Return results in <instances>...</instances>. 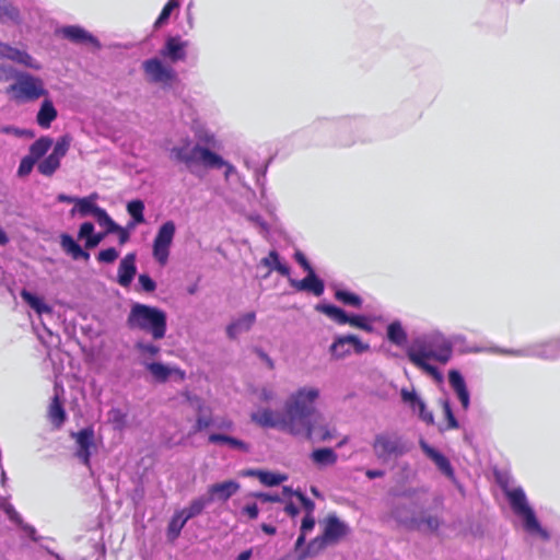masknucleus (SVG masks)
Here are the masks:
<instances>
[{
  "label": "nucleus",
  "instance_id": "nucleus-7",
  "mask_svg": "<svg viewBox=\"0 0 560 560\" xmlns=\"http://www.w3.org/2000/svg\"><path fill=\"white\" fill-rule=\"evenodd\" d=\"M8 93L16 103L34 102L48 95L44 81L26 72H19L13 83L9 86Z\"/></svg>",
  "mask_w": 560,
  "mask_h": 560
},
{
  "label": "nucleus",
  "instance_id": "nucleus-29",
  "mask_svg": "<svg viewBox=\"0 0 560 560\" xmlns=\"http://www.w3.org/2000/svg\"><path fill=\"white\" fill-rule=\"evenodd\" d=\"M49 421L56 427L60 428L66 420V411L56 394L49 405L48 409Z\"/></svg>",
  "mask_w": 560,
  "mask_h": 560
},
{
  "label": "nucleus",
  "instance_id": "nucleus-61",
  "mask_svg": "<svg viewBox=\"0 0 560 560\" xmlns=\"http://www.w3.org/2000/svg\"><path fill=\"white\" fill-rule=\"evenodd\" d=\"M421 447L422 450L424 451V453L434 462L436 463L442 456L443 454H441L440 452H438L436 450H434L433 447H431L430 445H428L425 442L421 441Z\"/></svg>",
  "mask_w": 560,
  "mask_h": 560
},
{
  "label": "nucleus",
  "instance_id": "nucleus-46",
  "mask_svg": "<svg viewBox=\"0 0 560 560\" xmlns=\"http://www.w3.org/2000/svg\"><path fill=\"white\" fill-rule=\"evenodd\" d=\"M136 349L143 360L152 359L160 352V348L151 342L139 341L136 343ZM147 362V361H143Z\"/></svg>",
  "mask_w": 560,
  "mask_h": 560
},
{
  "label": "nucleus",
  "instance_id": "nucleus-6",
  "mask_svg": "<svg viewBox=\"0 0 560 560\" xmlns=\"http://www.w3.org/2000/svg\"><path fill=\"white\" fill-rule=\"evenodd\" d=\"M504 492L513 512L523 520L525 529L532 535H538L544 539H548V533L540 526L535 512L527 502L523 489L520 487L509 488L505 486Z\"/></svg>",
  "mask_w": 560,
  "mask_h": 560
},
{
  "label": "nucleus",
  "instance_id": "nucleus-11",
  "mask_svg": "<svg viewBox=\"0 0 560 560\" xmlns=\"http://www.w3.org/2000/svg\"><path fill=\"white\" fill-rule=\"evenodd\" d=\"M142 69L149 82L160 84L163 88H171L177 81L175 70L165 66L158 58L143 61Z\"/></svg>",
  "mask_w": 560,
  "mask_h": 560
},
{
  "label": "nucleus",
  "instance_id": "nucleus-38",
  "mask_svg": "<svg viewBox=\"0 0 560 560\" xmlns=\"http://www.w3.org/2000/svg\"><path fill=\"white\" fill-rule=\"evenodd\" d=\"M0 21L5 22H20V11L13 4L2 0L0 1Z\"/></svg>",
  "mask_w": 560,
  "mask_h": 560
},
{
  "label": "nucleus",
  "instance_id": "nucleus-26",
  "mask_svg": "<svg viewBox=\"0 0 560 560\" xmlns=\"http://www.w3.org/2000/svg\"><path fill=\"white\" fill-rule=\"evenodd\" d=\"M60 244L62 249L69 254L73 259H83L88 261L90 259V254L82 249V247L73 240L72 236L68 234H63L60 237Z\"/></svg>",
  "mask_w": 560,
  "mask_h": 560
},
{
  "label": "nucleus",
  "instance_id": "nucleus-5",
  "mask_svg": "<svg viewBox=\"0 0 560 560\" xmlns=\"http://www.w3.org/2000/svg\"><path fill=\"white\" fill-rule=\"evenodd\" d=\"M322 534L310 540L302 550L299 560H304L323 551L329 545H336L350 534L349 525L336 514H328L322 522Z\"/></svg>",
  "mask_w": 560,
  "mask_h": 560
},
{
  "label": "nucleus",
  "instance_id": "nucleus-36",
  "mask_svg": "<svg viewBox=\"0 0 560 560\" xmlns=\"http://www.w3.org/2000/svg\"><path fill=\"white\" fill-rule=\"evenodd\" d=\"M52 145V140L49 137H40L30 147V155L38 161L43 158Z\"/></svg>",
  "mask_w": 560,
  "mask_h": 560
},
{
  "label": "nucleus",
  "instance_id": "nucleus-64",
  "mask_svg": "<svg viewBox=\"0 0 560 560\" xmlns=\"http://www.w3.org/2000/svg\"><path fill=\"white\" fill-rule=\"evenodd\" d=\"M242 512L246 514L250 520L257 518L259 514V510L256 503L247 504L243 508Z\"/></svg>",
  "mask_w": 560,
  "mask_h": 560
},
{
  "label": "nucleus",
  "instance_id": "nucleus-18",
  "mask_svg": "<svg viewBox=\"0 0 560 560\" xmlns=\"http://www.w3.org/2000/svg\"><path fill=\"white\" fill-rule=\"evenodd\" d=\"M240 488H241L240 483L234 480H226L223 482L211 485L208 488V493H209L208 500L210 502L214 501V500H220V501L225 502L232 495H234L240 490Z\"/></svg>",
  "mask_w": 560,
  "mask_h": 560
},
{
  "label": "nucleus",
  "instance_id": "nucleus-51",
  "mask_svg": "<svg viewBox=\"0 0 560 560\" xmlns=\"http://www.w3.org/2000/svg\"><path fill=\"white\" fill-rule=\"evenodd\" d=\"M35 163H36V160L34 158H32L30 154L24 156L20 162V165L18 168V175L20 177L27 176L32 172Z\"/></svg>",
  "mask_w": 560,
  "mask_h": 560
},
{
  "label": "nucleus",
  "instance_id": "nucleus-58",
  "mask_svg": "<svg viewBox=\"0 0 560 560\" xmlns=\"http://www.w3.org/2000/svg\"><path fill=\"white\" fill-rule=\"evenodd\" d=\"M131 230L132 229L129 228V224H127V226L118 225V229L114 231V233L118 234V241L120 245H124L129 241Z\"/></svg>",
  "mask_w": 560,
  "mask_h": 560
},
{
  "label": "nucleus",
  "instance_id": "nucleus-34",
  "mask_svg": "<svg viewBox=\"0 0 560 560\" xmlns=\"http://www.w3.org/2000/svg\"><path fill=\"white\" fill-rule=\"evenodd\" d=\"M316 310L318 312L325 314L326 316H328L330 319H332L334 322H336L339 325L347 324L348 315L340 307H337V306L330 305V304H319L316 306Z\"/></svg>",
  "mask_w": 560,
  "mask_h": 560
},
{
  "label": "nucleus",
  "instance_id": "nucleus-8",
  "mask_svg": "<svg viewBox=\"0 0 560 560\" xmlns=\"http://www.w3.org/2000/svg\"><path fill=\"white\" fill-rule=\"evenodd\" d=\"M372 448L378 460L386 463L407 452L402 439L394 432H381L374 436Z\"/></svg>",
  "mask_w": 560,
  "mask_h": 560
},
{
  "label": "nucleus",
  "instance_id": "nucleus-44",
  "mask_svg": "<svg viewBox=\"0 0 560 560\" xmlns=\"http://www.w3.org/2000/svg\"><path fill=\"white\" fill-rule=\"evenodd\" d=\"M101 228H104L106 233H114L118 229V224L109 217L105 209L100 208L93 215Z\"/></svg>",
  "mask_w": 560,
  "mask_h": 560
},
{
  "label": "nucleus",
  "instance_id": "nucleus-4",
  "mask_svg": "<svg viewBox=\"0 0 560 560\" xmlns=\"http://www.w3.org/2000/svg\"><path fill=\"white\" fill-rule=\"evenodd\" d=\"M131 329L150 334L154 339H162L166 334V314L161 308L135 303L127 318Z\"/></svg>",
  "mask_w": 560,
  "mask_h": 560
},
{
  "label": "nucleus",
  "instance_id": "nucleus-13",
  "mask_svg": "<svg viewBox=\"0 0 560 560\" xmlns=\"http://www.w3.org/2000/svg\"><path fill=\"white\" fill-rule=\"evenodd\" d=\"M71 436L75 442V457L91 469V456L96 448L94 430L84 428L71 433Z\"/></svg>",
  "mask_w": 560,
  "mask_h": 560
},
{
  "label": "nucleus",
  "instance_id": "nucleus-1",
  "mask_svg": "<svg viewBox=\"0 0 560 560\" xmlns=\"http://www.w3.org/2000/svg\"><path fill=\"white\" fill-rule=\"evenodd\" d=\"M320 397L318 386L301 385L289 393L282 410L258 407L250 413V419L262 428L277 429L295 438L312 439L315 432L313 419L318 415Z\"/></svg>",
  "mask_w": 560,
  "mask_h": 560
},
{
  "label": "nucleus",
  "instance_id": "nucleus-15",
  "mask_svg": "<svg viewBox=\"0 0 560 560\" xmlns=\"http://www.w3.org/2000/svg\"><path fill=\"white\" fill-rule=\"evenodd\" d=\"M0 58L9 59L16 63L23 65L27 68L39 70L42 68L40 63L37 62L30 54L25 50H20L14 48L8 44L0 42Z\"/></svg>",
  "mask_w": 560,
  "mask_h": 560
},
{
  "label": "nucleus",
  "instance_id": "nucleus-49",
  "mask_svg": "<svg viewBox=\"0 0 560 560\" xmlns=\"http://www.w3.org/2000/svg\"><path fill=\"white\" fill-rule=\"evenodd\" d=\"M0 133L12 135L18 138H34V132L28 129H21L11 125L0 127Z\"/></svg>",
  "mask_w": 560,
  "mask_h": 560
},
{
  "label": "nucleus",
  "instance_id": "nucleus-22",
  "mask_svg": "<svg viewBox=\"0 0 560 560\" xmlns=\"http://www.w3.org/2000/svg\"><path fill=\"white\" fill-rule=\"evenodd\" d=\"M22 300L38 315L51 314L52 306L49 305L45 298L34 293L27 289H23L20 292Z\"/></svg>",
  "mask_w": 560,
  "mask_h": 560
},
{
  "label": "nucleus",
  "instance_id": "nucleus-33",
  "mask_svg": "<svg viewBox=\"0 0 560 560\" xmlns=\"http://www.w3.org/2000/svg\"><path fill=\"white\" fill-rule=\"evenodd\" d=\"M387 338L396 346H404L407 341V332L400 322L395 320L387 326Z\"/></svg>",
  "mask_w": 560,
  "mask_h": 560
},
{
  "label": "nucleus",
  "instance_id": "nucleus-10",
  "mask_svg": "<svg viewBox=\"0 0 560 560\" xmlns=\"http://www.w3.org/2000/svg\"><path fill=\"white\" fill-rule=\"evenodd\" d=\"M369 350L370 345L355 335L337 336L329 347V353L336 360L345 359L353 352L362 354Z\"/></svg>",
  "mask_w": 560,
  "mask_h": 560
},
{
  "label": "nucleus",
  "instance_id": "nucleus-39",
  "mask_svg": "<svg viewBox=\"0 0 560 560\" xmlns=\"http://www.w3.org/2000/svg\"><path fill=\"white\" fill-rule=\"evenodd\" d=\"M210 503V501L206 498H197L190 502V504L179 510L187 520H190L197 515H199L205 508Z\"/></svg>",
  "mask_w": 560,
  "mask_h": 560
},
{
  "label": "nucleus",
  "instance_id": "nucleus-23",
  "mask_svg": "<svg viewBox=\"0 0 560 560\" xmlns=\"http://www.w3.org/2000/svg\"><path fill=\"white\" fill-rule=\"evenodd\" d=\"M97 199H98V195L96 192H93L83 198H78V200H75V206L70 211L71 215L72 217H75V215L86 217L89 214L94 215L97 212V210L101 208L96 203Z\"/></svg>",
  "mask_w": 560,
  "mask_h": 560
},
{
  "label": "nucleus",
  "instance_id": "nucleus-41",
  "mask_svg": "<svg viewBox=\"0 0 560 560\" xmlns=\"http://www.w3.org/2000/svg\"><path fill=\"white\" fill-rule=\"evenodd\" d=\"M401 399L405 404L409 405V407L417 412L418 408H423L424 401L422 398L418 395V393L411 388H402L400 390Z\"/></svg>",
  "mask_w": 560,
  "mask_h": 560
},
{
  "label": "nucleus",
  "instance_id": "nucleus-25",
  "mask_svg": "<svg viewBox=\"0 0 560 560\" xmlns=\"http://www.w3.org/2000/svg\"><path fill=\"white\" fill-rule=\"evenodd\" d=\"M58 113L50 98H45L36 115V121L42 128H49L51 122L57 118Z\"/></svg>",
  "mask_w": 560,
  "mask_h": 560
},
{
  "label": "nucleus",
  "instance_id": "nucleus-35",
  "mask_svg": "<svg viewBox=\"0 0 560 560\" xmlns=\"http://www.w3.org/2000/svg\"><path fill=\"white\" fill-rule=\"evenodd\" d=\"M187 521L188 520L179 510L174 513L167 527V536L171 540H174L179 536Z\"/></svg>",
  "mask_w": 560,
  "mask_h": 560
},
{
  "label": "nucleus",
  "instance_id": "nucleus-53",
  "mask_svg": "<svg viewBox=\"0 0 560 560\" xmlns=\"http://www.w3.org/2000/svg\"><path fill=\"white\" fill-rule=\"evenodd\" d=\"M442 406H443V410H444V413H445V417H446V420H447V429H457L458 428V422L452 411V408H451V405L448 402V400H444L442 402Z\"/></svg>",
  "mask_w": 560,
  "mask_h": 560
},
{
  "label": "nucleus",
  "instance_id": "nucleus-47",
  "mask_svg": "<svg viewBox=\"0 0 560 560\" xmlns=\"http://www.w3.org/2000/svg\"><path fill=\"white\" fill-rule=\"evenodd\" d=\"M195 136L198 141L209 145V147H218V139L214 132L209 129L199 128L195 130Z\"/></svg>",
  "mask_w": 560,
  "mask_h": 560
},
{
  "label": "nucleus",
  "instance_id": "nucleus-16",
  "mask_svg": "<svg viewBox=\"0 0 560 560\" xmlns=\"http://www.w3.org/2000/svg\"><path fill=\"white\" fill-rule=\"evenodd\" d=\"M137 255L135 253H128L124 256V258L119 261L118 270H117V283L124 288H128L136 273H137Z\"/></svg>",
  "mask_w": 560,
  "mask_h": 560
},
{
  "label": "nucleus",
  "instance_id": "nucleus-52",
  "mask_svg": "<svg viewBox=\"0 0 560 560\" xmlns=\"http://www.w3.org/2000/svg\"><path fill=\"white\" fill-rule=\"evenodd\" d=\"M179 5L177 0H170L163 8L161 14L159 15L155 25H162L167 21L172 11Z\"/></svg>",
  "mask_w": 560,
  "mask_h": 560
},
{
  "label": "nucleus",
  "instance_id": "nucleus-20",
  "mask_svg": "<svg viewBox=\"0 0 560 560\" xmlns=\"http://www.w3.org/2000/svg\"><path fill=\"white\" fill-rule=\"evenodd\" d=\"M255 322V312H247L240 315L226 327V334L229 338L236 339L240 335L250 330Z\"/></svg>",
  "mask_w": 560,
  "mask_h": 560
},
{
  "label": "nucleus",
  "instance_id": "nucleus-48",
  "mask_svg": "<svg viewBox=\"0 0 560 560\" xmlns=\"http://www.w3.org/2000/svg\"><path fill=\"white\" fill-rule=\"evenodd\" d=\"M95 228L92 222H83L78 231L79 240L84 241L85 247L90 248V241L93 238Z\"/></svg>",
  "mask_w": 560,
  "mask_h": 560
},
{
  "label": "nucleus",
  "instance_id": "nucleus-42",
  "mask_svg": "<svg viewBox=\"0 0 560 560\" xmlns=\"http://www.w3.org/2000/svg\"><path fill=\"white\" fill-rule=\"evenodd\" d=\"M288 475L282 472L261 470L260 482L267 487L279 486L288 480Z\"/></svg>",
  "mask_w": 560,
  "mask_h": 560
},
{
  "label": "nucleus",
  "instance_id": "nucleus-40",
  "mask_svg": "<svg viewBox=\"0 0 560 560\" xmlns=\"http://www.w3.org/2000/svg\"><path fill=\"white\" fill-rule=\"evenodd\" d=\"M335 298L346 305H350L358 308L361 307L363 302L360 295L343 289L336 290Z\"/></svg>",
  "mask_w": 560,
  "mask_h": 560
},
{
  "label": "nucleus",
  "instance_id": "nucleus-19",
  "mask_svg": "<svg viewBox=\"0 0 560 560\" xmlns=\"http://www.w3.org/2000/svg\"><path fill=\"white\" fill-rule=\"evenodd\" d=\"M57 34L73 43H90L94 46H100L98 40L92 34L78 25L60 27L57 30Z\"/></svg>",
  "mask_w": 560,
  "mask_h": 560
},
{
  "label": "nucleus",
  "instance_id": "nucleus-27",
  "mask_svg": "<svg viewBox=\"0 0 560 560\" xmlns=\"http://www.w3.org/2000/svg\"><path fill=\"white\" fill-rule=\"evenodd\" d=\"M310 457L318 467L332 466L338 460L337 453L332 448L328 447L314 450Z\"/></svg>",
  "mask_w": 560,
  "mask_h": 560
},
{
  "label": "nucleus",
  "instance_id": "nucleus-55",
  "mask_svg": "<svg viewBox=\"0 0 560 560\" xmlns=\"http://www.w3.org/2000/svg\"><path fill=\"white\" fill-rule=\"evenodd\" d=\"M257 399L260 401V402H270V401H273L277 399V393L275 389L270 388V387H262L258 393H257Z\"/></svg>",
  "mask_w": 560,
  "mask_h": 560
},
{
  "label": "nucleus",
  "instance_id": "nucleus-62",
  "mask_svg": "<svg viewBox=\"0 0 560 560\" xmlns=\"http://www.w3.org/2000/svg\"><path fill=\"white\" fill-rule=\"evenodd\" d=\"M417 412L425 423L432 424L434 422L433 413L427 409L425 404H423V408L419 407Z\"/></svg>",
  "mask_w": 560,
  "mask_h": 560
},
{
  "label": "nucleus",
  "instance_id": "nucleus-28",
  "mask_svg": "<svg viewBox=\"0 0 560 560\" xmlns=\"http://www.w3.org/2000/svg\"><path fill=\"white\" fill-rule=\"evenodd\" d=\"M316 525L315 515H304L300 524V535L295 541L294 549L301 550L305 545L306 537L314 530Z\"/></svg>",
  "mask_w": 560,
  "mask_h": 560
},
{
  "label": "nucleus",
  "instance_id": "nucleus-50",
  "mask_svg": "<svg viewBox=\"0 0 560 560\" xmlns=\"http://www.w3.org/2000/svg\"><path fill=\"white\" fill-rule=\"evenodd\" d=\"M119 257V252L114 247H107L98 252L96 259L102 264H113Z\"/></svg>",
  "mask_w": 560,
  "mask_h": 560
},
{
  "label": "nucleus",
  "instance_id": "nucleus-3",
  "mask_svg": "<svg viewBox=\"0 0 560 560\" xmlns=\"http://www.w3.org/2000/svg\"><path fill=\"white\" fill-rule=\"evenodd\" d=\"M170 158L178 163H183L191 173L198 164L205 167L220 168L224 164V159L210 149L196 144L189 138L180 140L170 150Z\"/></svg>",
  "mask_w": 560,
  "mask_h": 560
},
{
  "label": "nucleus",
  "instance_id": "nucleus-43",
  "mask_svg": "<svg viewBox=\"0 0 560 560\" xmlns=\"http://www.w3.org/2000/svg\"><path fill=\"white\" fill-rule=\"evenodd\" d=\"M101 228H104L106 233H114L118 229V224L109 217L105 209L100 208L93 215Z\"/></svg>",
  "mask_w": 560,
  "mask_h": 560
},
{
  "label": "nucleus",
  "instance_id": "nucleus-17",
  "mask_svg": "<svg viewBox=\"0 0 560 560\" xmlns=\"http://www.w3.org/2000/svg\"><path fill=\"white\" fill-rule=\"evenodd\" d=\"M187 46L188 43L182 40L178 36L168 37L161 50V56L170 59L172 62L185 60Z\"/></svg>",
  "mask_w": 560,
  "mask_h": 560
},
{
  "label": "nucleus",
  "instance_id": "nucleus-63",
  "mask_svg": "<svg viewBox=\"0 0 560 560\" xmlns=\"http://www.w3.org/2000/svg\"><path fill=\"white\" fill-rule=\"evenodd\" d=\"M545 349L536 350L534 353L544 358H552L555 357V348L553 343H547L544 346Z\"/></svg>",
  "mask_w": 560,
  "mask_h": 560
},
{
  "label": "nucleus",
  "instance_id": "nucleus-37",
  "mask_svg": "<svg viewBox=\"0 0 560 560\" xmlns=\"http://www.w3.org/2000/svg\"><path fill=\"white\" fill-rule=\"evenodd\" d=\"M261 264L267 266L270 270H277L283 276H288L290 273L289 267L281 262L280 257L276 252H270L268 256L262 258Z\"/></svg>",
  "mask_w": 560,
  "mask_h": 560
},
{
  "label": "nucleus",
  "instance_id": "nucleus-32",
  "mask_svg": "<svg viewBox=\"0 0 560 560\" xmlns=\"http://www.w3.org/2000/svg\"><path fill=\"white\" fill-rule=\"evenodd\" d=\"M318 420H319V415H317L313 419V421L315 422V432H314L313 436L317 435L319 441L327 442V441L335 439L338 435V431L335 427H332L326 422H320Z\"/></svg>",
  "mask_w": 560,
  "mask_h": 560
},
{
  "label": "nucleus",
  "instance_id": "nucleus-2",
  "mask_svg": "<svg viewBox=\"0 0 560 560\" xmlns=\"http://www.w3.org/2000/svg\"><path fill=\"white\" fill-rule=\"evenodd\" d=\"M406 353L413 365L441 384L444 376L430 361L433 360L441 364L448 363L453 357V343L441 330L435 329L413 338L407 347Z\"/></svg>",
  "mask_w": 560,
  "mask_h": 560
},
{
  "label": "nucleus",
  "instance_id": "nucleus-31",
  "mask_svg": "<svg viewBox=\"0 0 560 560\" xmlns=\"http://www.w3.org/2000/svg\"><path fill=\"white\" fill-rule=\"evenodd\" d=\"M209 442L213 444H228L232 448H236L243 452H249V445L242 440L224 435L213 433L209 435Z\"/></svg>",
  "mask_w": 560,
  "mask_h": 560
},
{
  "label": "nucleus",
  "instance_id": "nucleus-54",
  "mask_svg": "<svg viewBox=\"0 0 560 560\" xmlns=\"http://www.w3.org/2000/svg\"><path fill=\"white\" fill-rule=\"evenodd\" d=\"M294 493H295V497L301 502V504L303 505V509L305 511L304 515H314L315 503L311 499L305 497L302 492H294Z\"/></svg>",
  "mask_w": 560,
  "mask_h": 560
},
{
  "label": "nucleus",
  "instance_id": "nucleus-9",
  "mask_svg": "<svg viewBox=\"0 0 560 560\" xmlns=\"http://www.w3.org/2000/svg\"><path fill=\"white\" fill-rule=\"evenodd\" d=\"M175 232V223L166 221L159 228L153 240L152 255L161 266H165L168 261Z\"/></svg>",
  "mask_w": 560,
  "mask_h": 560
},
{
  "label": "nucleus",
  "instance_id": "nucleus-24",
  "mask_svg": "<svg viewBox=\"0 0 560 560\" xmlns=\"http://www.w3.org/2000/svg\"><path fill=\"white\" fill-rule=\"evenodd\" d=\"M291 285L299 291H310L319 296L324 292V283L315 272H308L302 280H291Z\"/></svg>",
  "mask_w": 560,
  "mask_h": 560
},
{
  "label": "nucleus",
  "instance_id": "nucleus-60",
  "mask_svg": "<svg viewBox=\"0 0 560 560\" xmlns=\"http://www.w3.org/2000/svg\"><path fill=\"white\" fill-rule=\"evenodd\" d=\"M421 447L422 450L424 451V453L434 462L436 463L442 456L443 454H441L440 452H438L436 450H434L433 447H431L430 445H428L425 442L421 441Z\"/></svg>",
  "mask_w": 560,
  "mask_h": 560
},
{
  "label": "nucleus",
  "instance_id": "nucleus-45",
  "mask_svg": "<svg viewBox=\"0 0 560 560\" xmlns=\"http://www.w3.org/2000/svg\"><path fill=\"white\" fill-rule=\"evenodd\" d=\"M347 324H349L352 327L360 328L368 332L373 331V325H372L371 318L368 316H364V315H348Z\"/></svg>",
  "mask_w": 560,
  "mask_h": 560
},
{
  "label": "nucleus",
  "instance_id": "nucleus-12",
  "mask_svg": "<svg viewBox=\"0 0 560 560\" xmlns=\"http://www.w3.org/2000/svg\"><path fill=\"white\" fill-rule=\"evenodd\" d=\"M71 142L72 138L69 135L58 138L51 153L38 163V172L45 176H51L60 167L61 160L69 151Z\"/></svg>",
  "mask_w": 560,
  "mask_h": 560
},
{
  "label": "nucleus",
  "instance_id": "nucleus-57",
  "mask_svg": "<svg viewBox=\"0 0 560 560\" xmlns=\"http://www.w3.org/2000/svg\"><path fill=\"white\" fill-rule=\"evenodd\" d=\"M435 465L446 476H448V477H453L454 476L453 468H452L448 459L444 455L435 463Z\"/></svg>",
  "mask_w": 560,
  "mask_h": 560
},
{
  "label": "nucleus",
  "instance_id": "nucleus-21",
  "mask_svg": "<svg viewBox=\"0 0 560 560\" xmlns=\"http://www.w3.org/2000/svg\"><path fill=\"white\" fill-rule=\"evenodd\" d=\"M448 381L455 390L464 410H468L470 406V395L466 386L463 375L457 370L448 372Z\"/></svg>",
  "mask_w": 560,
  "mask_h": 560
},
{
  "label": "nucleus",
  "instance_id": "nucleus-30",
  "mask_svg": "<svg viewBox=\"0 0 560 560\" xmlns=\"http://www.w3.org/2000/svg\"><path fill=\"white\" fill-rule=\"evenodd\" d=\"M127 212L131 217V221L128 223L130 229H135L138 224L144 222V203L143 201L136 199L127 203Z\"/></svg>",
  "mask_w": 560,
  "mask_h": 560
},
{
  "label": "nucleus",
  "instance_id": "nucleus-59",
  "mask_svg": "<svg viewBox=\"0 0 560 560\" xmlns=\"http://www.w3.org/2000/svg\"><path fill=\"white\" fill-rule=\"evenodd\" d=\"M212 423V420L210 416L207 415H199L195 424V432L202 431L203 429L208 428Z\"/></svg>",
  "mask_w": 560,
  "mask_h": 560
},
{
  "label": "nucleus",
  "instance_id": "nucleus-56",
  "mask_svg": "<svg viewBox=\"0 0 560 560\" xmlns=\"http://www.w3.org/2000/svg\"><path fill=\"white\" fill-rule=\"evenodd\" d=\"M139 285L144 292H153L156 288V284L153 279H151L148 275L141 273L138 278Z\"/></svg>",
  "mask_w": 560,
  "mask_h": 560
},
{
  "label": "nucleus",
  "instance_id": "nucleus-14",
  "mask_svg": "<svg viewBox=\"0 0 560 560\" xmlns=\"http://www.w3.org/2000/svg\"><path fill=\"white\" fill-rule=\"evenodd\" d=\"M145 369L150 372L152 377L160 383L166 382L171 377L184 381L186 373L175 366H170L161 362H142Z\"/></svg>",
  "mask_w": 560,
  "mask_h": 560
}]
</instances>
